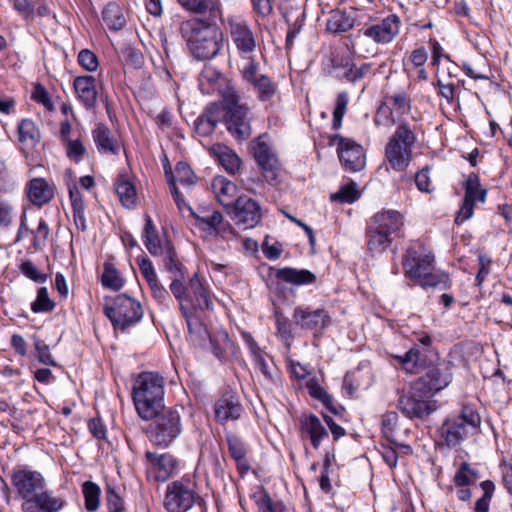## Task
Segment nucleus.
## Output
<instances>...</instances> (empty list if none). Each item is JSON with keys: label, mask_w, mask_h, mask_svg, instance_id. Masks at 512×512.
Instances as JSON below:
<instances>
[{"label": "nucleus", "mask_w": 512, "mask_h": 512, "mask_svg": "<svg viewBox=\"0 0 512 512\" xmlns=\"http://www.w3.org/2000/svg\"><path fill=\"white\" fill-rule=\"evenodd\" d=\"M105 500L107 512H123L124 502L120 495L115 491V488L108 485L105 491Z\"/></svg>", "instance_id": "13d9d810"}, {"label": "nucleus", "mask_w": 512, "mask_h": 512, "mask_svg": "<svg viewBox=\"0 0 512 512\" xmlns=\"http://www.w3.org/2000/svg\"><path fill=\"white\" fill-rule=\"evenodd\" d=\"M207 338L210 340L213 354L219 359L224 358L228 350L233 346V342L230 340L225 330H219L213 334L209 333L206 339Z\"/></svg>", "instance_id": "c03bdc74"}, {"label": "nucleus", "mask_w": 512, "mask_h": 512, "mask_svg": "<svg viewBox=\"0 0 512 512\" xmlns=\"http://www.w3.org/2000/svg\"><path fill=\"white\" fill-rule=\"evenodd\" d=\"M103 312L111 321L114 329L121 331L140 322L144 314L141 303L126 293L106 298Z\"/></svg>", "instance_id": "39448f33"}, {"label": "nucleus", "mask_w": 512, "mask_h": 512, "mask_svg": "<svg viewBox=\"0 0 512 512\" xmlns=\"http://www.w3.org/2000/svg\"><path fill=\"white\" fill-rule=\"evenodd\" d=\"M114 186L122 205L126 208H133L137 203V191L131 176L128 173H120Z\"/></svg>", "instance_id": "473e14b6"}, {"label": "nucleus", "mask_w": 512, "mask_h": 512, "mask_svg": "<svg viewBox=\"0 0 512 512\" xmlns=\"http://www.w3.org/2000/svg\"><path fill=\"white\" fill-rule=\"evenodd\" d=\"M401 20L396 14H389L380 22L359 30L356 39L361 35L372 39L377 44H388L399 34Z\"/></svg>", "instance_id": "ddd939ff"}, {"label": "nucleus", "mask_w": 512, "mask_h": 512, "mask_svg": "<svg viewBox=\"0 0 512 512\" xmlns=\"http://www.w3.org/2000/svg\"><path fill=\"white\" fill-rule=\"evenodd\" d=\"M93 141L100 153L117 155L121 145L105 124H98L92 131Z\"/></svg>", "instance_id": "c85d7f7f"}, {"label": "nucleus", "mask_w": 512, "mask_h": 512, "mask_svg": "<svg viewBox=\"0 0 512 512\" xmlns=\"http://www.w3.org/2000/svg\"><path fill=\"white\" fill-rule=\"evenodd\" d=\"M73 86L84 106L87 109L93 108L97 99L95 78L93 76H78L74 79Z\"/></svg>", "instance_id": "2f4dec72"}, {"label": "nucleus", "mask_w": 512, "mask_h": 512, "mask_svg": "<svg viewBox=\"0 0 512 512\" xmlns=\"http://www.w3.org/2000/svg\"><path fill=\"white\" fill-rule=\"evenodd\" d=\"M405 276L422 288L450 287L449 276L434 269V256L426 253L420 243L410 245L402 260Z\"/></svg>", "instance_id": "f257e3e1"}, {"label": "nucleus", "mask_w": 512, "mask_h": 512, "mask_svg": "<svg viewBox=\"0 0 512 512\" xmlns=\"http://www.w3.org/2000/svg\"><path fill=\"white\" fill-rule=\"evenodd\" d=\"M395 358L405 371L415 374L430 368L433 363V351L432 349H420L419 345L415 344L403 356H395Z\"/></svg>", "instance_id": "4be33fe9"}, {"label": "nucleus", "mask_w": 512, "mask_h": 512, "mask_svg": "<svg viewBox=\"0 0 512 512\" xmlns=\"http://www.w3.org/2000/svg\"><path fill=\"white\" fill-rule=\"evenodd\" d=\"M180 310L186 319L188 330L193 341L200 342L206 340V337L209 336V331L204 324L194 316L184 304H181Z\"/></svg>", "instance_id": "ea45409f"}, {"label": "nucleus", "mask_w": 512, "mask_h": 512, "mask_svg": "<svg viewBox=\"0 0 512 512\" xmlns=\"http://www.w3.org/2000/svg\"><path fill=\"white\" fill-rule=\"evenodd\" d=\"M209 154L230 174L240 170L242 161L239 156L228 146L215 144L209 148Z\"/></svg>", "instance_id": "7c9ffc66"}, {"label": "nucleus", "mask_w": 512, "mask_h": 512, "mask_svg": "<svg viewBox=\"0 0 512 512\" xmlns=\"http://www.w3.org/2000/svg\"><path fill=\"white\" fill-rule=\"evenodd\" d=\"M227 24L237 50L242 54L253 53L256 48V38L248 23L237 17H229Z\"/></svg>", "instance_id": "dca6fc26"}, {"label": "nucleus", "mask_w": 512, "mask_h": 512, "mask_svg": "<svg viewBox=\"0 0 512 512\" xmlns=\"http://www.w3.org/2000/svg\"><path fill=\"white\" fill-rule=\"evenodd\" d=\"M79 64L87 71H95L98 68L97 56L88 49H83L78 55Z\"/></svg>", "instance_id": "338daca9"}, {"label": "nucleus", "mask_w": 512, "mask_h": 512, "mask_svg": "<svg viewBox=\"0 0 512 512\" xmlns=\"http://www.w3.org/2000/svg\"><path fill=\"white\" fill-rule=\"evenodd\" d=\"M254 157L261 167L265 179L269 183L275 182L278 178L280 164L269 145L262 140V137L257 139L254 147Z\"/></svg>", "instance_id": "412c9836"}, {"label": "nucleus", "mask_w": 512, "mask_h": 512, "mask_svg": "<svg viewBox=\"0 0 512 512\" xmlns=\"http://www.w3.org/2000/svg\"><path fill=\"white\" fill-rule=\"evenodd\" d=\"M260 512H284V505L282 502L273 501L268 493H265L258 501Z\"/></svg>", "instance_id": "774afa93"}, {"label": "nucleus", "mask_w": 512, "mask_h": 512, "mask_svg": "<svg viewBox=\"0 0 512 512\" xmlns=\"http://www.w3.org/2000/svg\"><path fill=\"white\" fill-rule=\"evenodd\" d=\"M175 183L179 182L182 185H193L196 182V176L191 167L186 162H179L175 168Z\"/></svg>", "instance_id": "6e6d98bb"}, {"label": "nucleus", "mask_w": 512, "mask_h": 512, "mask_svg": "<svg viewBox=\"0 0 512 512\" xmlns=\"http://www.w3.org/2000/svg\"><path fill=\"white\" fill-rule=\"evenodd\" d=\"M65 505L66 501L62 497L53 495L45 486L42 491L22 502L21 510L22 512H59Z\"/></svg>", "instance_id": "f3484780"}, {"label": "nucleus", "mask_w": 512, "mask_h": 512, "mask_svg": "<svg viewBox=\"0 0 512 512\" xmlns=\"http://www.w3.org/2000/svg\"><path fill=\"white\" fill-rule=\"evenodd\" d=\"M359 193L356 189L355 183H349L340 188V190L331 195L332 201H339L341 203H352L357 200Z\"/></svg>", "instance_id": "4d7b16f0"}, {"label": "nucleus", "mask_w": 512, "mask_h": 512, "mask_svg": "<svg viewBox=\"0 0 512 512\" xmlns=\"http://www.w3.org/2000/svg\"><path fill=\"white\" fill-rule=\"evenodd\" d=\"M196 482L188 477L173 481L167 485L164 506L168 512H186L196 501Z\"/></svg>", "instance_id": "1a4fd4ad"}, {"label": "nucleus", "mask_w": 512, "mask_h": 512, "mask_svg": "<svg viewBox=\"0 0 512 512\" xmlns=\"http://www.w3.org/2000/svg\"><path fill=\"white\" fill-rule=\"evenodd\" d=\"M145 459L148 462L149 469L153 473L156 481L165 482L178 469V460L170 453H156L147 451Z\"/></svg>", "instance_id": "a211bd4d"}, {"label": "nucleus", "mask_w": 512, "mask_h": 512, "mask_svg": "<svg viewBox=\"0 0 512 512\" xmlns=\"http://www.w3.org/2000/svg\"><path fill=\"white\" fill-rule=\"evenodd\" d=\"M397 420L398 415L395 412H388L382 417V433L390 442H393L392 437L394 435Z\"/></svg>", "instance_id": "0e129e2a"}, {"label": "nucleus", "mask_w": 512, "mask_h": 512, "mask_svg": "<svg viewBox=\"0 0 512 512\" xmlns=\"http://www.w3.org/2000/svg\"><path fill=\"white\" fill-rule=\"evenodd\" d=\"M35 350L37 352V359L40 363L47 366H57V362L54 360L50 352V347L44 340L35 338Z\"/></svg>", "instance_id": "bf43d9fd"}, {"label": "nucleus", "mask_w": 512, "mask_h": 512, "mask_svg": "<svg viewBox=\"0 0 512 512\" xmlns=\"http://www.w3.org/2000/svg\"><path fill=\"white\" fill-rule=\"evenodd\" d=\"M229 453L234 460H243L246 456V448L243 442L236 436L227 437Z\"/></svg>", "instance_id": "69168bd1"}, {"label": "nucleus", "mask_w": 512, "mask_h": 512, "mask_svg": "<svg viewBox=\"0 0 512 512\" xmlns=\"http://www.w3.org/2000/svg\"><path fill=\"white\" fill-rule=\"evenodd\" d=\"M25 191L33 205L42 207L53 199L55 187L44 178L36 177L26 184Z\"/></svg>", "instance_id": "bb28decb"}, {"label": "nucleus", "mask_w": 512, "mask_h": 512, "mask_svg": "<svg viewBox=\"0 0 512 512\" xmlns=\"http://www.w3.org/2000/svg\"><path fill=\"white\" fill-rule=\"evenodd\" d=\"M19 141L30 147L35 146L41 139V134L36 124L31 119H23L18 124Z\"/></svg>", "instance_id": "37998d69"}, {"label": "nucleus", "mask_w": 512, "mask_h": 512, "mask_svg": "<svg viewBox=\"0 0 512 512\" xmlns=\"http://www.w3.org/2000/svg\"><path fill=\"white\" fill-rule=\"evenodd\" d=\"M275 278L296 286L309 285L316 281V275L311 271L292 267L277 269Z\"/></svg>", "instance_id": "72a5a7b5"}, {"label": "nucleus", "mask_w": 512, "mask_h": 512, "mask_svg": "<svg viewBox=\"0 0 512 512\" xmlns=\"http://www.w3.org/2000/svg\"><path fill=\"white\" fill-rule=\"evenodd\" d=\"M452 381V374L447 367H432L425 375L415 381L416 391L422 389L428 392V396H434L435 393L446 388Z\"/></svg>", "instance_id": "aec40b11"}, {"label": "nucleus", "mask_w": 512, "mask_h": 512, "mask_svg": "<svg viewBox=\"0 0 512 512\" xmlns=\"http://www.w3.org/2000/svg\"><path fill=\"white\" fill-rule=\"evenodd\" d=\"M348 102L349 96L347 92H340L337 95L332 120V128L334 130L341 128L343 117L347 111Z\"/></svg>", "instance_id": "3c124183"}, {"label": "nucleus", "mask_w": 512, "mask_h": 512, "mask_svg": "<svg viewBox=\"0 0 512 512\" xmlns=\"http://www.w3.org/2000/svg\"><path fill=\"white\" fill-rule=\"evenodd\" d=\"M416 135L407 123L398 125L385 146V160L398 172H403L412 159V149Z\"/></svg>", "instance_id": "423d86ee"}, {"label": "nucleus", "mask_w": 512, "mask_h": 512, "mask_svg": "<svg viewBox=\"0 0 512 512\" xmlns=\"http://www.w3.org/2000/svg\"><path fill=\"white\" fill-rule=\"evenodd\" d=\"M480 488L483 495L475 502L474 512H489L496 486L492 480H485L480 483Z\"/></svg>", "instance_id": "8fccbe9b"}, {"label": "nucleus", "mask_w": 512, "mask_h": 512, "mask_svg": "<svg viewBox=\"0 0 512 512\" xmlns=\"http://www.w3.org/2000/svg\"><path fill=\"white\" fill-rule=\"evenodd\" d=\"M282 16L285 18L289 29L286 36V49H291L293 41L302 29L305 13L294 2L286 0L279 7Z\"/></svg>", "instance_id": "5701e85b"}, {"label": "nucleus", "mask_w": 512, "mask_h": 512, "mask_svg": "<svg viewBox=\"0 0 512 512\" xmlns=\"http://www.w3.org/2000/svg\"><path fill=\"white\" fill-rule=\"evenodd\" d=\"M369 222L392 238L399 237L404 225L403 215L396 210H383L374 214Z\"/></svg>", "instance_id": "393cba45"}, {"label": "nucleus", "mask_w": 512, "mask_h": 512, "mask_svg": "<svg viewBox=\"0 0 512 512\" xmlns=\"http://www.w3.org/2000/svg\"><path fill=\"white\" fill-rule=\"evenodd\" d=\"M419 390L416 391L414 382L407 392L399 396L398 408L409 419L427 417L437 408L432 396H428V392L422 389Z\"/></svg>", "instance_id": "9d476101"}, {"label": "nucleus", "mask_w": 512, "mask_h": 512, "mask_svg": "<svg viewBox=\"0 0 512 512\" xmlns=\"http://www.w3.org/2000/svg\"><path fill=\"white\" fill-rule=\"evenodd\" d=\"M366 237L368 239V250L373 253H382L392 244L394 240V238L389 236L384 231L376 229L375 226L369 221L367 222Z\"/></svg>", "instance_id": "c9c22d12"}, {"label": "nucleus", "mask_w": 512, "mask_h": 512, "mask_svg": "<svg viewBox=\"0 0 512 512\" xmlns=\"http://www.w3.org/2000/svg\"><path fill=\"white\" fill-rule=\"evenodd\" d=\"M253 88L262 102L270 101L277 93V85L265 74L260 75Z\"/></svg>", "instance_id": "49530a36"}, {"label": "nucleus", "mask_w": 512, "mask_h": 512, "mask_svg": "<svg viewBox=\"0 0 512 512\" xmlns=\"http://www.w3.org/2000/svg\"><path fill=\"white\" fill-rule=\"evenodd\" d=\"M293 320L302 329L314 333H321L331 322V318L325 309L311 310L302 306H297L294 309Z\"/></svg>", "instance_id": "2eb2a0df"}, {"label": "nucleus", "mask_w": 512, "mask_h": 512, "mask_svg": "<svg viewBox=\"0 0 512 512\" xmlns=\"http://www.w3.org/2000/svg\"><path fill=\"white\" fill-rule=\"evenodd\" d=\"M211 189L219 203L228 210L235 202L237 185L223 176H216L211 183Z\"/></svg>", "instance_id": "c756f323"}, {"label": "nucleus", "mask_w": 512, "mask_h": 512, "mask_svg": "<svg viewBox=\"0 0 512 512\" xmlns=\"http://www.w3.org/2000/svg\"><path fill=\"white\" fill-rule=\"evenodd\" d=\"M102 285L112 290H120L124 285V279L120 276V273L116 267L110 263H104V270L101 277Z\"/></svg>", "instance_id": "de8ad7c7"}, {"label": "nucleus", "mask_w": 512, "mask_h": 512, "mask_svg": "<svg viewBox=\"0 0 512 512\" xmlns=\"http://www.w3.org/2000/svg\"><path fill=\"white\" fill-rule=\"evenodd\" d=\"M136 261L138 263L139 270H140L142 276L147 281L148 285L158 281L157 274L155 272L154 266H153L152 262L148 258H146V257H138L136 259Z\"/></svg>", "instance_id": "e2e57ef3"}, {"label": "nucleus", "mask_w": 512, "mask_h": 512, "mask_svg": "<svg viewBox=\"0 0 512 512\" xmlns=\"http://www.w3.org/2000/svg\"><path fill=\"white\" fill-rule=\"evenodd\" d=\"M465 195L464 199L472 202H484L486 199L487 190L481 188L478 174L472 172L468 175L465 182Z\"/></svg>", "instance_id": "a18cd8bd"}, {"label": "nucleus", "mask_w": 512, "mask_h": 512, "mask_svg": "<svg viewBox=\"0 0 512 512\" xmlns=\"http://www.w3.org/2000/svg\"><path fill=\"white\" fill-rule=\"evenodd\" d=\"M192 216L196 220V226L210 236L230 239L235 235L233 226L225 221L223 215L218 211H214L207 217L192 212Z\"/></svg>", "instance_id": "6ab92c4d"}, {"label": "nucleus", "mask_w": 512, "mask_h": 512, "mask_svg": "<svg viewBox=\"0 0 512 512\" xmlns=\"http://www.w3.org/2000/svg\"><path fill=\"white\" fill-rule=\"evenodd\" d=\"M428 60V52L424 47H419L411 51L408 62L405 63V71H409V65L413 68L423 67Z\"/></svg>", "instance_id": "680f3d73"}, {"label": "nucleus", "mask_w": 512, "mask_h": 512, "mask_svg": "<svg viewBox=\"0 0 512 512\" xmlns=\"http://www.w3.org/2000/svg\"><path fill=\"white\" fill-rule=\"evenodd\" d=\"M32 234L34 248L41 249L42 247H44L50 234V229L48 227L47 222L41 218L39 220L37 228L33 230Z\"/></svg>", "instance_id": "052dcab7"}, {"label": "nucleus", "mask_w": 512, "mask_h": 512, "mask_svg": "<svg viewBox=\"0 0 512 512\" xmlns=\"http://www.w3.org/2000/svg\"><path fill=\"white\" fill-rule=\"evenodd\" d=\"M222 106L227 130L237 139H248L252 133L250 108L240 103V96L233 87H227L222 94Z\"/></svg>", "instance_id": "20e7f679"}, {"label": "nucleus", "mask_w": 512, "mask_h": 512, "mask_svg": "<svg viewBox=\"0 0 512 512\" xmlns=\"http://www.w3.org/2000/svg\"><path fill=\"white\" fill-rule=\"evenodd\" d=\"M302 430L305 431L315 449H318L323 438L328 437L325 427L316 415H309L302 421Z\"/></svg>", "instance_id": "4c0bfd02"}, {"label": "nucleus", "mask_w": 512, "mask_h": 512, "mask_svg": "<svg viewBox=\"0 0 512 512\" xmlns=\"http://www.w3.org/2000/svg\"><path fill=\"white\" fill-rule=\"evenodd\" d=\"M63 145L67 157L75 163H79L86 154V148L80 139L69 140L63 143Z\"/></svg>", "instance_id": "5fc2aeb1"}, {"label": "nucleus", "mask_w": 512, "mask_h": 512, "mask_svg": "<svg viewBox=\"0 0 512 512\" xmlns=\"http://www.w3.org/2000/svg\"><path fill=\"white\" fill-rule=\"evenodd\" d=\"M186 11L196 15H207L211 20H221L223 6L220 0H177Z\"/></svg>", "instance_id": "a878e982"}, {"label": "nucleus", "mask_w": 512, "mask_h": 512, "mask_svg": "<svg viewBox=\"0 0 512 512\" xmlns=\"http://www.w3.org/2000/svg\"><path fill=\"white\" fill-rule=\"evenodd\" d=\"M55 308V303L49 298L46 287H41L37 291L35 301L31 303V310L34 313L51 312Z\"/></svg>", "instance_id": "603ef678"}, {"label": "nucleus", "mask_w": 512, "mask_h": 512, "mask_svg": "<svg viewBox=\"0 0 512 512\" xmlns=\"http://www.w3.org/2000/svg\"><path fill=\"white\" fill-rule=\"evenodd\" d=\"M220 121L219 105L211 103L195 121V131L200 136L210 135Z\"/></svg>", "instance_id": "f704fd0d"}, {"label": "nucleus", "mask_w": 512, "mask_h": 512, "mask_svg": "<svg viewBox=\"0 0 512 512\" xmlns=\"http://www.w3.org/2000/svg\"><path fill=\"white\" fill-rule=\"evenodd\" d=\"M480 423L479 414L471 407L464 406L460 415L443 422L440 428L442 444L449 448L459 445L468 436L470 430H476Z\"/></svg>", "instance_id": "0eeeda50"}, {"label": "nucleus", "mask_w": 512, "mask_h": 512, "mask_svg": "<svg viewBox=\"0 0 512 512\" xmlns=\"http://www.w3.org/2000/svg\"><path fill=\"white\" fill-rule=\"evenodd\" d=\"M354 26V19L345 11H334L327 21V30L340 34L349 31Z\"/></svg>", "instance_id": "a19ab883"}, {"label": "nucleus", "mask_w": 512, "mask_h": 512, "mask_svg": "<svg viewBox=\"0 0 512 512\" xmlns=\"http://www.w3.org/2000/svg\"><path fill=\"white\" fill-rule=\"evenodd\" d=\"M330 142L337 143L338 156L345 170L357 172L364 168L366 157L360 144L339 134L333 135Z\"/></svg>", "instance_id": "9b49d317"}, {"label": "nucleus", "mask_w": 512, "mask_h": 512, "mask_svg": "<svg viewBox=\"0 0 512 512\" xmlns=\"http://www.w3.org/2000/svg\"><path fill=\"white\" fill-rule=\"evenodd\" d=\"M162 376L154 372L141 373L133 386V401L138 415L144 420L153 419L164 408Z\"/></svg>", "instance_id": "7ed1b4c3"}, {"label": "nucleus", "mask_w": 512, "mask_h": 512, "mask_svg": "<svg viewBox=\"0 0 512 512\" xmlns=\"http://www.w3.org/2000/svg\"><path fill=\"white\" fill-rule=\"evenodd\" d=\"M68 190L74 223L78 229H80L81 231H85L87 226L83 196L76 184L69 185Z\"/></svg>", "instance_id": "e433bc0d"}, {"label": "nucleus", "mask_w": 512, "mask_h": 512, "mask_svg": "<svg viewBox=\"0 0 512 512\" xmlns=\"http://www.w3.org/2000/svg\"><path fill=\"white\" fill-rule=\"evenodd\" d=\"M102 19L111 30H120L126 24V17L123 9L115 2L108 3L102 11Z\"/></svg>", "instance_id": "58836bf2"}, {"label": "nucleus", "mask_w": 512, "mask_h": 512, "mask_svg": "<svg viewBox=\"0 0 512 512\" xmlns=\"http://www.w3.org/2000/svg\"><path fill=\"white\" fill-rule=\"evenodd\" d=\"M147 429L149 440L156 446H169L181 433V415L177 408L162 410Z\"/></svg>", "instance_id": "6e6552de"}, {"label": "nucleus", "mask_w": 512, "mask_h": 512, "mask_svg": "<svg viewBox=\"0 0 512 512\" xmlns=\"http://www.w3.org/2000/svg\"><path fill=\"white\" fill-rule=\"evenodd\" d=\"M82 493L85 499V508L91 512L96 511L100 504V487L92 481H86L82 485Z\"/></svg>", "instance_id": "09e8293b"}, {"label": "nucleus", "mask_w": 512, "mask_h": 512, "mask_svg": "<svg viewBox=\"0 0 512 512\" xmlns=\"http://www.w3.org/2000/svg\"><path fill=\"white\" fill-rule=\"evenodd\" d=\"M187 301L194 308L201 310L210 309L213 304L208 288L200 280L197 273L190 278L187 285Z\"/></svg>", "instance_id": "cd10ccee"}, {"label": "nucleus", "mask_w": 512, "mask_h": 512, "mask_svg": "<svg viewBox=\"0 0 512 512\" xmlns=\"http://www.w3.org/2000/svg\"><path fill=\"white\" fill-rule=\"evenodd\" d=\"M11 482L23 502L35 493L42 491V488L46 486L45 479L41 473L27 469L14 471L11 476Z\"/></svg>", "instance_id": "4468645a"}, {"label": "nucleus", "mask_w": 512, "mask_h": 512, "mask_svg": "<svg viewBox=\"0 0 512 512\" xmlns=\"http://www.w3.org/2000/svg\"><path fill=\"white\" fill-rule=\"evenodd\" d=\"M202 16L203 19L194 18L183 21L180 32L192 55L198 60H208L218 54L221 42L215 26L218 20H211L207 15Z\"/></svg>", "instance_id": "f03ea898"}, {"label": "nucleus", "mask_w": 512, "mask_h": 512, "mask_svg": "<svg viewBox=\"0 0 512 512\" xmlns=\"http://www.w3.org/2000/svg\"><path fill=\"white\" fill-rule=\"evenodd\" d=\"M162 256L164 267L169 273H171L173 278H185V267L177 258V253L170 243L165 245V251Z\"/></svg>", "instance_id": "79ce46f5"}, {"label": "nucleus", "mask_w": 512, "mask_h": 512, "mask_svg": "<svg viewBox=\"0 0 512 512\" xmlns=\"http://www.w3.org/2000/svg\"><path fill=\"white\" fill-rule=\"evenodd\" d=\"M227 212L237 225L245 229L254 228L262 219L261 205L247 195L237 197Z\"/></svg>", "instance_id": "f8f14e48"}, {"label": "nucleus", "mask_w": 512, "mask_h": 512, "mask_svg": "<svg viewBox=\"0 0 512 512\" xmlns=\"http://www.w3.org/2000/svg\"><path fill=\"white\" fill-rule=\"evenodd\" d=\"M372 69V64L363 63L360 67H355L351 62L348 69H346L341 75L337 74L338 77L344 78L346 81L356 83L357 81L366 77Z\"/></svg>", "instance_id": "864d4df0"}, {"label": "nucleus", "mask_w": 512, "mask_h": 512, "mask_svg": "<svg viewBox=\"0 0 512 512\" xmlns=\"http://www.w3.org/2000/svg\"><path fill=\"white\" fill-rule=\"evenodd\" d=\"M242 412V406L235 392L226 390L215 402L214 413L215 418L221 424L229 420H237Z\"/></svg>", "instance_id": "b1692460"}]
</instances>
